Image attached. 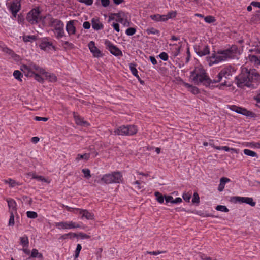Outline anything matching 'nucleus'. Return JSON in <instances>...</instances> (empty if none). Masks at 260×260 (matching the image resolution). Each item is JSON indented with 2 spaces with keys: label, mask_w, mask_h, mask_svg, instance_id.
Here are the masks:
<instances>
[{
  "label": "nucleus",
  "mask_w": 260,
  "mask_h": 260,
  "mask_svg": "<svg viewBox=\"0 0 260 260\" xmlns=\"http://www.w3.org/2000/svg\"><path fill=\"white\" fill-rule=\"evenodd\" d=\"M79 2L84 3L87 6H91L93 4V0H78Z\"/></svg>",
  "instance_id": "13d9d810"
},
{
  "label": "nucleus",
  "mask_w": 260,
  "mask_h": 260,
  "mask_svg": "<svg viewBox=\"0 0 260 260\" xmlns=\"http://www.w3.org/2000/svg\"><path fill=\"white\" fill-rule=\"evenodd\" d=\"M204 20L206 22L211 23L215 21V18L212 16H207L204 18Z\"/></svg>",
  "instance_id": "de8ad7c7"
},
{
  "label": "nucleus",
  "mask_w": 260,
  "mask_h": 260,
  "mask_svg": "<svg viewBox=\"0 0 260 260\" xmlns=\"http://www.w3.org/2000/svg\"><path fill=\"white\" fill-rule=\"evenodd\" d=\"M4 182L6 184H9L10 187H13L18 183L13 179H9L8 180H5Z\"/></svg>",
  "instance_id": "f704fd0d"
},
{
  "label": "nucleus",
  "mask_w": 260,
  "mask_h": 260,
  "mask_svg": "<svg viewBox=\"0 0 260 260\" xmlns=\"http://www.w3.org/2000/svg\"><path fill=\"white\" fill-rule=\"evenodd\" d=\"M184 86L188 89V90L194 94H198L199 92V89L197 87L190 85L188 83H183Z\"/></svg>",
  "instance_id": "a878e982"
},
{
  "label": "nucleus",
  "mask_w": 260,
  "mask_h": 260,
  "mask_svg": "<svg viewBox=\"0 0 260 260\" xmlns=\"http://www.w3.org/2000/svg\"><path fill=\"white\" fill-rule=\"evenodd\" d=\"M136 64L134 63L129 64V68L132 74L135 76L139 80H140V78L138 75V71L136 68Z\"/></svg>",
  "instance_id": "bb28decb"
},
{
  "label": "nucleus",
  "mask_w": 260,
  "mask_h": 260,
  "mask_svg": "<svg viewBox=\"0 0 260 260\" xmlns=\"http://www.w3.org/2000/svg\"><path fill=\"white\" fill-rule=\"evenodd\" d=\"M20 244L23 246V247H27L28 246L29 240L27 236L24 235L23 237H20Z\"/></svg>",
  "instance_id": "c85d7f7f"
},
{
  "label": "nucleus",
  "mask_w": 260,
  "mask_h": 260,
  "mask_svg": "<svg viewBox=\"0 0 260 260\" xmlns=\"http://www.w3.org/2000/svg\"><path fill=\"white\" fill-rule=\"evenodd\" d=\"M75 21V20H70L67 23L66 29L69 35H74L76 33V29L74 26Z\"/></svg>",
  "instance_id": "f3484780"
},
{
  "label": "nucleus",
  "mask_w": 260,
  "mask_h": 260,
  "mask_svg": "<svg viewBox=\"0 0 260 260\" xmlns=\"http://www.w3.org/2000/svg\"><path fill=\"white\" fill-rule=\"evenodd\" d=\"M35 79L40 83H43L44 82V79L39 74L36 73L34 74Z\"/></svg>",
  "instance_id": "864d4df0"
},
{
  "label": "nucleus",
  "mask_w": 260,
  "mask_h": 260,
  "mask_svg": "<svg viewBox=\"0 0 260 260\" xmlns=\"http://www.w3.org/2000/svg\"><path fill=\"white\" fill-rule=\"evenodd\" d=\"M81 249H82V246H81V244H77V247H76V249L75 250V258H77L79 256V253H80Z\"/></svg>",
  "instance_id": "09e8293b"
},
{
  "label": "nucleus",
  "mask_w": 260,
  "mask_h": 260,
  "mask_svg": "<svg viewBox=\"0 0 260 260\" xmlns=\"http://www.w3.org/2000/svg\"><path fill=\"white\" fill-rule=\"evenodd\" d=\"M3 51L4 52L10 55L12 57H14L15 55H16V54L14 53V52L12 50H11L7 47L3 48Z\"/></svg>",
  "instance_id": "49530a36"
},
{
  "label": "nucleus",
  "mask_w": 260,
  "mask_h": 260,
  "mask_svg": "<svg viewBox=\"0 0 260 260\" xmlns=\"http://www.w3.org/2000/svg\"><path fill=\"white\" fill-rule=\"evenodd\" d=\"M10 10L14 16L20 9V3L18 1L13 2L10 6Z\"/></svg>",
  "instance_id": "412c9836"
},
{
  "label": "nucleus",
  "mask_w": 260,
  "mask_h": 260,
  "mask_svg": "<svg viewBox=\"0 0 260 260\" xmlns=\"http://www.w3.org/2000/svg\"><path fill=\"white\" fill-rule=\"evenodd\" d=\"M222 78L223 76L222 75H220V72L217 75L216 79L212 80L211 83H216L219 82L221 81Z\"/></svg>",
  "instance_id": "8fccbe9b"
},
{
  "label": "nucleus",
  "mask_w": 260,
  "mask_h": 260,
  "mask_svg": "<svg viewBox=\"0 0 260 260\" xmlns=\"http://www.w3.org/2000/svg\"><path fill=\"white\" fill-rule=\"evenodd\" d=\"M90 157V154L89 153H84L83 154H78L76 160L77 161H79L81 159H84L85 160H87L89 159Z\"/></svg>",
  "instance_id": "2f4dec72"
},
{
  "label": "nucleus",
  "mask_w": 260,
  "mask_h": 260,
  "mask_svg": "<svg viewBox=\"0 0 260 260\" xmlns=\"http://www.w3.org/2000/svg\"><path fill=\"white\" fill-rule=\"evenodd\" d=\"M236 69L231 66H226L220 71V75L226 79H230L233 74L235 72Z\"/></svg>",
  "instance_id": "f8f14e48"
},
{
  "label": "nucleus",
  "mask_w": 260,
  "mask_h": 260,
  "mask_svg": "<svg viewBox=\"0 0 260 260\" xmlns=\"http://www.w3.org/2000/svg\"><path fill=\"white\" fill-rule=\"evenodd\" d=\"M27 217L31 219H35L37 217L38 214L34 211H27L26 212Z\"/></svg>",
  "instance_id": "ea45409f"
},
{
  "label": "nucleus",
  "mask_w": 260,
  "mask_h": 260,
  "mask_svg": "<svg viewBox=\"0 0 260 260\" xmlns=\"http://www.w3.org/2000/svg\"><path fill=\"white\" fill-rule=\"evenodd\" d=\"M34 119L36 121H47L48 119L47 117H41L39 116H36L34 118Z\"/></svg>",
  "instance_id": "0e129e2a"
},
{
  "label": "nucleus",
  "mask_w": 260,
  "mask_h": 260,
  "mask_svg": "<svg viewBox=\"0 0 260 260\" xmlns=\"http://www.w3.org/2000/svg\"><path fill=\"white\" fill-rule=\"evenodd\" d=\"M223 150H225V151H232L233 152H234L236 153H238V150L235 148H230L228 146H222Z\"/></svg>",
  "instance_id": "4d7b16f0"
},
{
  "label": "nucleus",
  "mask_w": 260,
  "mask_h": 260,
  "mask_svg": "<svg viewBox=\"0 0 260 260\" xmlns=\"http://www.w3.org/2000/svg\"><path fill=\"white\" fill-rule=\"evenodd\" d=\"M40 47L41 49L44 50H49L51 48L54 49V47L53 46L52 43L48 41V39L44 38L42 39L40 44Z\"/></svg>",
  "instance_id": "dca6fc26"
},
{
  "label": "nucleus",
  "mask_w": 260,
  "mask_h": 260,
  "mask_svg": "<svg viewBox=\"0 0 260 260\" xmlns=\"http://www.w3.org/2000/svg\"><path fill=\"white\" fill-rule=\"evenodd\" d=\"M91 24L88 21H85L83 24V27L84 29H88L90 28Z\"/></svg>",
  "instance_id": "69168bd1"
},
{
  "label": "nucleus",
  "mask_w": 260,
  "mask_h": 260,
  "mask_svg": "<svg viewBox=\"0 0 260 260\" xmlns=\"http://www.w3.org/2000/svg\"><path fill=\"white\" fill-rule=\"evenodd\" d=\"M236 79L239 87H253V83H257L260 80V75L255 70L248 71L247 69H244L236 77Z\"/></svg>",
  "instance_id": "f03ea898"
},
{
  "label": "nucleus",
  "mask_w": 260,
  "mask_h": 260,
  "mask_svg": "<svg viewBox=\"0 0 260 260\" xmlns=\"http://www.w3.org/2000/svg\"><path fill=\"white\" fill-rule=\"evenodd\" d=\"M165 252H166V251H147L146 253L149 254L154 255H157L159 254L164 253Z\"/></svg>",
  "instance_id": "6e6d98bb"
},
{
  "label": "nucleus",
  "mask_w": 260,
  "mask_h": 260,
  "mask_svg": "<svg viewBox=\"0 0 260 260\" xmlns=\"http://www.w3.org/2000/svg\"><path fill=\"white\" fill-rule=\"evenodd\" d=\"M23 40L24 42H30L32 40H36V37L35 36H25L23 37Z\"/></svg>",
  "instance_id": "58836bf2"
},
{
  "label": "nucleus",
  "mask_w": 260,
  "mask_h": 260,
  "mask_svg": "<svg viewBox=\"0 0 260 260\" xmlns=\"http://www.w3.org/2000/svg\"><path fill=\"white\" fill-rule=\"evenodd\" d=\"M91 24L92 28L96 30H101L104 28L103 24L98 18H92L91 20Z\"/></svg>",
  "instance_id": "4be33fe9"
},
{
  "label": "nucleus",
  "mask_w": 260,
  "mask_h": 260,
  "mask_svg": "<svg viewBox=\"0 0 260 260\" xmlns=\"http://www.w3.org/2000/svg\"><path fill=\"white\" fill-rule=\"evenodd\" d=\"M116 17L117 18L116 19V21L117 22H120L126 27L129 26V22L127 20V16L125 13L123 12H120L118 13H116Z\"/></svg>",
  "instance_id": "ddd939ff"
},
{
  "label": "nucleus",
  "mask_w": 260,
  "mask_h": 260,
  "mask_svg": "<svg viewBox=\"0 0 260 260\" xmlns=\"http://www.w3.org/2000/svg\"><path fill=\"white\" fill-rule=\"evenodd\" d=\"M63 26V23L61 20L53 26L54 27V29L56 31V37L57 39H60L64 36V32Z\"/></svg>",
  "instance_id": "4468645a"
},
{
  "label": "nucleus",
  "mask_w": 260,
  "mask_h": 260,
  "mask_svg": "<svg viewBox=\"0 0 260 260\" xmlns=\"http://www.w3.org/2000/svg\"><path fill=\"white\" fill-rule=\"evenodd\" d=\"M244 201V203H246L252 207L255 206L256 204L255 202L253 201V200L252 198L245 197V200Z\"/></svg>",
  "instance_id": "72a5a7b5"
},
{
  "label": "nucleus",
  "mask_w": 260,
  "mask_h": 260,
  "mask_svg": "<svg viewBox=\"0 0 260 260\" xmlns=\"http://www.w3.org/2000/svg\"><path fill=\"white\" fill-rule=\"evenodd\" d=\"M109 0H101V4L104 7L108 6L109 5Z\"/></svg>",
  "instance_id": "338daca9"
},
{
  "label": "nucleus",
  "mask_w": 260,
  "mask_h": 260,
  "mask_svg": "<svg viewBox=\"0 0 260 260\" xmlns=\"http://www.w3.org/2000/svg\"><path fill=\"white\" fill-rule=\"evenodd\" d=\"M10 213V219L9 221V226H14L15 224L14 221V215L16 214L17 213Z\"/></svg>",
  "instance_id": "37998d69"
},
{
  "label": "nucleus",
  "mask_w": 260,
  "mask_h": 260,
  "mask_svg": "<svg viewBox=\"0 0 260 260\" xmlns=\"http://www.w3.org/2000/svg\"><path fill=\"white\" fill-rule=\"evenodd\" d=\"M56 226L58 229H71L74 228H79L80 225L73 221L67 222H60L56 224Z\"/></svg>",
  "instance_id": "9b49d317"
},
{
  "label": "nucleus",
  "mask_w": 260,
  "mask_h": 260,
  "mask_svg": "<svg viewBox=\"0 0 260 260\" xmlns=\"http://www.w3.org/2000/svg\"><path fill=\"white\" fill-rule=\"evenodd\" d=\"M249 60L257 67H260V56H257L253 55L248 56Z\"/></svg>",
  "instance_id": "b1692460"
},
{
  "label": "nucleus",
  "mask_w": 260,
  "mask_h": 260,
  "mask_svg": "<svg viewBox=\"0 0 260 260\" xmlns=\"http://www.w3.org/2000/svg\"><path fill=\"white\" fill-rule=\"evenodd\" d=\"M40 14L38 8L33 9L27 14L26 19L31 24H37L41 19Z\"/></svg>",
  "instance_id": "0eeeda50"
},
{
  "label": "nucleus",
  "mask_w": 260,
  "mask_h": 260,
  "mask_svg": "<svg viewBox=\"0 0 260 260\" xmlns=\"http://www.w3.org/2000/svg\"><path fill=\"white\" fill-rule=\"evenodd\" d=\"M32 178L36 179L38 180L46 182V179L42 176H37L35 175H33Z\"/></svg>",
  "instance_id": "680f3d73"
},
{
  "label": "nucleus",
  "mask_w": 260,
  "mask_h": 260,
  "mask_svg": "<svg viewBox=\"0 0 260 260\" xmlns=\"http://www.w3.org/2000/svg\"><path fill=\"white\" fill-rule=\"evenodd\" d=\"M191 197V193H184L182 196L183 199L185 201L188 202H189Z\"/></svg>",
  "instance_id": "603ef678"
},
{
  "label": "nucleus",
  "mask_w": 260,
  "mask_h": 260,
  "mask_svg": "<svg viewBox=\"0 0 260 260\" xmlns=\"http://www.w3.org/2000/svg\"><path fill=\"white\" fill-rule=\"evenodd\" d=\"M122 175L119 171H114L111 173L104 174L98 182L105 184L119 183L122 181Z\"/></svg>",
  "instance_id": "20e7f679"
},
{
  "label": "nucleus",
  "mask_w": 260,
  "mask_h": 260,
  "mask_svg": "<svg viewBox=\"0 0 260 260\" xmlns=\"http://www.w3.org/2000/svg\"><path fill=\"white\" fill-rule=\"evenodd\" d=\"M74 212L76 214H79L81 215V218L83 219L85 218L87 220H93L94 219L93 213L89 212L87 210H84L81 209H75Z\"/></svg>",
  "instance_id": "9d476101"
},
{
  "label": "nucleus",
  "mask_w": 260,
  "mask_h": 260,
  "mask_svg": "<svg viewBox=\"0 0 260 260\" xmlns=\"http://www.w3.org/2000/svg\"><path fill=\"white\" fill-rule=\"evenodd\" d=\"M196 52L200 56L207 55L210 52L209 48L208 46H204L203 48L198 47L196 48Z\"/></svg>",
  "instance_id": "aec40b11"
},
{
  "label": "nucleus",
  "mask_w": 260,
  "mask_h": 260,
  "mask_svg": "<svg viewBox=\"0 0 260 260\" xmlns=\"http://www.w3.org/2000/svg\"><path fill=\"white\" fill-rule=\"evenodd\" d=\"M200 201V198L198 194L195 192L193 194V199H192V202L193 203H199Z\"/></svg>",
  "instance_id": "3c124183"
},
{
  "label": "nucleus",
  "mask_w": 260,
  "mask_h": 260,
  "mask_svg": "<svg viewBox=\"0 0 260 260\" xmlns=\"http://www.w3.org/2000/svg\"><path fill=\"white\" fill-rule=\"evenodd\" d=\"M245 197H234L233 198V201L235 202H239L241 203H244Z\"/></svg>",
  "instance_id": "c03bdc74"
},
{
  "label": "nucleus",
  "mask_w": 260,
  "mask_h": 260,
  "mask_svg": "<svg viewBox=\"0 0 260 260\" xmlns=\"http://www.w3.org/2000/svg\"><path fill=\"white\" fill-rule=\"evenodd\" d=\"M46 77V79L48 80L50 82H54L57 80V78L54 74H51L46 72V73L44 74Z\"/></svg>",
  "instance_id": "c756f323"
},
{
  "label": "nucleus",
  "mask_w": 260,
  "mask_h": 260,
  "mask_svg": "<svg viewBox=\"0 0 260 260\" xmlns=\"http://www.w3.org/2000/svg\"><path fill=\"white\" fill-rule=\"evenodd\" d=\"M138 129L134 125L120 126L114 131L115 135L121 136H132L137 133Z\"/></svg>",
  "instance_id": "423d86ee"
},
{
  "label": "nucleus",
  "mask_w": 260,
  "mask_h": 260,
  "mask_svg": "<svg viewBox=\"0 0 260 260\" xmlns=\"http://www.w3.org/2000/svg\"><path fill=\"white\" fill-rule=\"evenodd\" d=\"M251 5L253 7H258L260 8V2H255L253 1L251 3Z\"/></svg>",
  "instance_id": "774afa93"
},
{
  "label": "nucleus",
  "mask_w": 260,
  "mask_h": 260,
  "mask_svg": "<svg viewBox=\"0 0 260 260\" xmlns=\"http://www.w3.org/2000/svg\"><path fill=\"white\" fill-rule=\"evenodd\" d=\"M13 76L15 79L19 81H21V77L22 76L21 73L18 70H15L13 73Z\"/></svg>",
  "instance_id": "79ce46f5"
},
{
  "label": "nucleus",
  "mask_w": 260,
  "mask_h": 260,
  "mask_svg": "<svg viewBox=\"0 0 260 260\" xmlns=\"http://www.w3.org/2000/svg\"><path fill=\"white\" fill-rule=\"evenodd\" d=\"M230 181V179L226 177H222L220 179V184L218 187V190L219 191H222L224 188V186L226 183Z\"/></svg>",
  "instance_id": "393cba45"
},
{
  "label": "nucleus",
  "mask_w": 260,
  "mask_h": 260,
  "mask_svg": "<svg viewBox=\"0 0 260 260\" xmlns=\"http://www.w3.org/2000/svg\"><path fill=\"white\" fill-rule=\"evenodd\" d=\"M159 56L161 59H162L164 61H167L168 59V55L167 53L166 52H161L159 55Z\"/></svg>",
  "instance_id": "5fc2aeb1"
},
{
  "label": "nucleus",
  "mask_w": 260,
  "mask_h": 260,
  "mask_svg": "<svg viewBox=\"0 0 260 260\" xmlns=\"http://www.w3.org/2000/svg\"><path fill=\"white\" fill-rule=\"evenodd\" d=\"M165 200L167 203H173L174 199L173 197L168 196H165Z\"/></svg>",
  "instance_id": "e2e57ef3"
},
{
  "label": "nucleus",
  "mask_w": 260,
  "mask_h": 260,
  "mask_svg": "<svg viewBox=\"0 0 260 260\" xmlns=\"http://www.w3.org/2000/svg\"><path fill=\"white\" fill-rule=\"evenodd\" d=\"M166 16L165 15H159L156 14L150 16V18L156 21H166Z\"/></svg>",
  "instance_id": "cd10ccee"
},
{
  "label": "nucleus",
  "mask_w": 260,
  "mask_h": 260,
  "mask_svg": "<svg viewBox=\"0 0 260 260\" xmlns=\"http://www.w3.org/2000/svg\"><path fill=\"white\" fill-rule=\"evenodd\" d=\"M190 79L194 84H203L206 86H209L212 82L202 65L196 66L194 69L190 72Z\"/></svg>",
  "instance_id": "7ed1b4c3"
},
{
  "label": "nucleus",
  "mask_w": 260,
  "mask_h": 260,
  "mask_svg": "<svg viewBox=\"0 0 260 260\" xmlns=\"http://www.w3.org/2000/svg\"><path fill=\"white\" fill-rule=\"evenodd\" d=\"M69 236H73V237H76V234H75V233H69L68 234H66L61 235V237H60V239H66Z\"/></svg>",
  "instance_id": "bf43d9fd"
},
{
  "label": "nucleus",
  "mask_w": 260,
  "mask_h": 260,
  "mask_svg": "<svg viewBox=\"0 0 260 260\" xmlns=\"http://www.w3.org/2000/svg\"><path fill=\"white\" fill-rule=\"evenodd\" d=\"M84 174V177L87 179H89L91 177L90 174V171L88 169H83L82 170Z\"/></svg>",
  "instance_id": "c9c22d12"
},
{
  "label": "nucleus",
  "mask_w": 260,
  "mask_h": 260,
  "mask_svg": "<svg viewBox=\"0 0 260 260\" xmlns=\"http://www.w3.org/2000/svg\"><path fill=\"white\" fill-rule=\"evenodd\" d=\"M155 196L156 197L157 201L160 203H162L164 201V197L159 192H155Z\"/></svg>",
  "instance_id": "4c0bfd02"
},
{
  "label": "nucleus",
  "mask_w": 260,
  "mask_h": 260,
  "mask_svg": "<svg viewBox=\"0 0 260 260\" xmlns=\"http://www.w3.org/2000/svg\"><path fill=\"white\" fill-rule=\"evenodd\" d=\"M176 15V12L175 11L170 12L167 15H165V16H166V21L168 20L169 19L175 17Z\"/></svg>",
  "instance_id": "a19ab883"
},
{
  "label": "nucleus",
  "mask_w": 260,
  "mask_h": 260,
  "mask_svg": "<svg viewBox=\"0 0 260 260\" xmlns=\"http://www.w3.org/2000/svg\"><path fill=\"white\" fill-rule=\"evenodd\" d=\"M21 70L26 76L32 77L34 74L46 73L44 70L38 65L33 63H30L28 65H22L21 66Z\"/></svg>",
  "instance_id": "39448f33"
},
{
  "label": "nucleus",
  "mask_w": 260,
  "mask_h": 260,
  "mask_svg": "<svg viewBox=\"0 0 260 260\" xmlns=\"http://www.w3.org/2000/svg\"><path fill=\"white\" fill-rule=\"evenodd\" d=\"M241 54L240 50L235 45H232L230 47L218 51L208 58L207 61L210 66L214 64H217L221 61L228 59H233L237 57Z\"/></svg>",
  "instance_id": "f257e3e1"
},
{
  "label": "nucleus",
  "mask_w": 260,
  "mask_h": 260,
  "mask_svg": "<svg viewBox=\"0 0 260 260\" xmlns=\"http://www.w3.org/2000/svg\"><path fill=\"white\" fill-rule=\"evenodd\" d=\"M148 34H158L159 31L154 29V28H151L149 29H148L147 30Z\"/></svg>",
  "instance_id": "052dcab7"
},
{
  "label": "nucleus",
  "mask_w": 260,
  "mask_h": 260,
  "mask_svg": "<svg viewBox=\"0 0 260 260\" xmlns=\"http://www.w3.org/2000/svg\"><path fill=\"white\" fill-rule=\"evenodd\" d=\"M74 118L77 125L84 127L89 125V124L86 121H84L83 118L77 115L75 113H74Z\"/></svg>",
  "instance_id": "6ab92c4d"
},
{
  "label": "nucleus",
  "mask_w": 260,
  "mask_h": 260,
  "mask_svg": "<svg viewBox=\"0 0 260 260\" xmlns=\"http://www.w3.org/2000/svg\"><path fill=\"white\" fill-rule=\"evenodd\" d=\"M30 257L33 258L38 257L41 258V260L43 259V255L39 253L38 250L36 249H33L31 252Z\"/></svg>",
  "instance_id": "7c9ffc66"
},
{
  "label": "nucleus",
  "mask_w": 260,
  "mask_h": 260,
  "mask_svg": "<svg viewBox=\"0 0 260 260\" xmlns=\"http://www.w3.org/2000/svg\"><path fill=\"white\" fill-rule=\"evenodd\" d=\"M105 45L106 47V48L108 49L110 53L113 55L116 56L122 55L121 51L116 46L112 44L109 41L106 40L105 41Z\"/></svg>",
  "instance_id": "1a4fd4ad"
},
{
  "label": "nucleus",
  "mask_w": 260,
  "mask_h": 260,
  "mask_svg": "<svg viewBox=\"0 0 260 260\" xmlns=\"http://www.w3.org/2000/svg\"><path fill=\"white\" fill-rule=\"evenodd\" d=\"M136 30L135 28L133 27H130L127 28L126 31L125 33L128 36H132L134 35L136 33Z\"/></svg>",
  "instance_id": "a18cd8bd"
},
{
  "label": "nucleus",
  "mask_w": 260,
  "mask_h": 260,
  "mask_svg": "<svg viewBox=\"0 0 260 260\" xmlns=\"http://www.w3.org/2000/svg\"><path fill=\"white\" fill-rule=\"evenodd\" d=\"M88 47L94 57L99 58L103 56L102 53L95 46V43L93 41H91L89 43Z\"/></svg>",
  "instance_id": "2eb2a0df"
},
{
  "label": "nucleus",
  "mask_w": 260,
  "mask_h": 260,
  "mask_svg": "<svg viewBox=\"0 0 260 260\" xmlns=\"http://www.w3.org/2000/svg\"><path fill=\"white\" fill-rule=\"evenodd\" d=\"M216 209L217 211H222L224 212H228L229 211V210L228 208L225 206L223 205H218L216 207Z\"/></svg>",
  "instance_id": "e433bc0d"
},
{
  "label": "nucleus",
  "mask_w": 260,
  "mask_h": 260,
  "mask_svg": "<svg viewBox=\"0 0 260 260\" xmlns=\"http://www.w3.org/2000/svg\"><path fill=\"white\" fill-rule=\"evenodd\" d=\"M243 152L244 154L247 156H249L251 157H256L257 158L258 157V155L256 152L249 149H245L243 150Z\"/></svg>",
  "instance_id": "473e14b6"
},
{
  "label": "nucleus",
  "mask_w": 260,
  "mask_h": 260,
  "mask_svg": "<svg viewBox=\"0 0 260 260\" xmlns=\"http://www.w3.org/2000/svg\"><path fill=\"white\" fill-rule=\"evenodd\" d=\"M9 212L17 213L16 203L13 199H9L7 200Z\"/></svg>",
  "instance_id": "5701e85b"
},
{
  "label": "nucleus",
  "mask_w": 260,
  "mask_h": 260,
  "mask_svg": "<svg viewBox=\"0 0 260 260\" xmlns=\"http://www.w3.org/2000/svg\"><path fill=\"white\" fill-rule=\"evenodd\" d=\"M228 108L232 111H235L237 113L241 114L245 116L253 117L254 115L253 112L248 111L246 109L238 107L235 105L229 106Z\"/></svg>",
  "instance_id": "6e6552de"
},
{
  "label": "nucleus",
  "mask_w": 260,
  "mask_h": 260,
  "mask_svg": "<svg viewBox=\"0 0 260 260\" xmlns=\"http://www.w3.org/2000/svg\"><path fill=\"white\" fill-rule=\"evenodd\" d=\"M44 19L45 22L50 27L54 26L55 25V24H57L58 22H59L60 21L59 19L53 18L52 16L50 14L47 15L46 16H45L44 17Z\"/></svg>",
  "instance_id": "a211bd4d"
}]
</instances>
